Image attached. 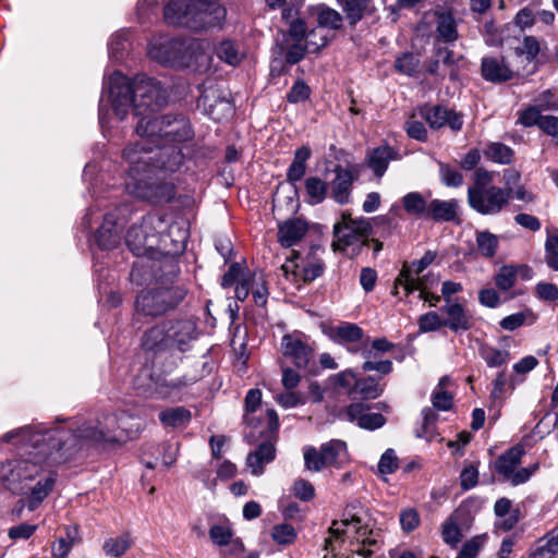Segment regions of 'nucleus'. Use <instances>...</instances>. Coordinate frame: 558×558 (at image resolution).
Returning <instances> with one entry per match:
<instances>
[{
  "label": "nucleus",
  "instance_id": "obj_33",
  "mask_svg": "<svg viewBox=\"0 0 558 558\" xmlns=\"http://www.w3.org/2000/svg\"><path fill=\"white\" fill-rule=\"evenodd\" d=\"M96 243L101 250H112L121 242V232L116 226L114 216L107 214L104 223L95 234Z\"/></svg>",
  "mask_w": 558,
  "mask_h": 558
},
{
  "label": "nucleus",
  "instance_id": "obj_27",
  "mask_svg": "<svg viewBox=\"0 0 558 558\" xmlns=\"http://www.w3.org/2000/svg\"><path fill=\"white\" fill-rule=\"evenodd\" d=\"M384 392V385H380L378 379L373 376L357 378L353 390L349 391L351 403L363 402L367 403L375 400Z\"/></svg>",
  "mask_w": 558,
  "mask_h": 558
},
{
  "label": "nucleus",
  "instance_id": "obj_21",
  "mask_svg": "<svg viewBox=\"0 0 558 558\" xmlns=\"http://www.w3.org/2000/svg\"><path fill=\"white\" fill-rule=\"evenodd\" d=\"M470 501H463L441 524L442 541L452 548L461 542L463 534L460 525L468 522Z\"/></svg>",
  "mask_w": 558,
  "mask_h": 558
},
{
  "label": "nucleus",
  "instance_id": "obj_5",
  "mask_svg": "<svg viewBox=\"0 0 558 558\" xmlns=\"http://www.w3.org/2000/svg\"><path fill=\"white\" fill-rule=\"evenodd\" d=\"M163 16L170 25L203 33L221 28L227 9L220 0H169L163 9Z\"/></svg>",
  "mask_w": 558,
  "mask_h": 558
},
{
  "label": "nucleus",
  "instance_id": "obj_61",
  "mask_svg": "<svg viewBox=\"0 0 558 558\" xmlns=\"http://www.w3.org/2000/svg\"><path fill=\"white\" fill-rule=\"evenodd\" d=\"M361 368L364 373L375 371L381 375H388L392 372L393 366L390 360L366 359Z\"/></svg>",
  "mask_w": 558,
  "mask_h": 558
},
{
  "label": "nucleus",
  "instance_id": "obj_4",
  "mask_svg": "<svg viewBox=\"0 0 558 558\" xmlns=\"http://www.w3.org/2000/svg\"><path fill=\"white\" fill-rule=\"evenodd\" d=\"M137 151L135 148H124L122 153L123 159L129 165L126 191L134 197L153 205L171 202L175 196L174 184L157 175V172L166 169L156 165L154 156L140 155ZM167 172L170 171L167 170Z\"/></svg>",
  "mask_w": 558,
  "mask_h": 558
},
{
  "label": "nucleus",
  "instance_id": "obj_12",
  "mask_svg": "<svg viewBox=\"0 0 558 558\" xmlns=\"http://www.w3.org/2000/svg\"><path fill=\"white\" fill-rule=\"evenodd\" d=\"M347 444L339 439H331L323 444L319 449L315 447L304 448V465L312 472H319L325 468H340L347 460Z\"/></svg>",
  "mask_w": 558,
  "mask_h": 558
},
{
  "label": "nucleus",
  "instance_id": "obj_57",
  "mask_svg": "<svg viewBox=\"0 0 558 558\" xmlns=\"http://www.w3.org/2000/svg\"><path fill=\"white\" fill-rule=\"evenodd\" d=\"M532 316L533 314L529 310L525 312H518L502 318L499 323V326L504 330L513 331L517 328L523 326L526 322V318Z\"/></svg>",
  "mask_w": 558,
  "mask_h": 558
},
{
  "label": "nucleus",
  "instance_id": "obj_11",
  "mask_svg": "<svg viewBox=\"0 0 558 558\" xmlns=\"http://www.w3.org/2000/svg\"><path fill=\"white\" fill-rule=\"evenodd\" d=\"M512 189L489 185L488 187H469L468 203L472 209L481 215H497L510 202Z\"/></svg>",
  "mask_w": 558,
  "mask_h": 558
},
{
  "label": "nucleus",
  "instance_id": "obj_55",
  "mask_svg": "<svg viewBox=\"0 0 558 558\" xmlns=\"http://www.w3.org/2000/svg\"><path fill=\"white\" fill-rule=\"evenodd\" d=\"M417 65L418 59L411 52H404L395 62L396 70L409 76L416 72Z\"/></svg>",
  "mask_w": 558,
  "mask_h": 558
},
{
  "label": "nucleus",
  "instance_id": "obj_59",
  "mask_svg": "<svg viewBox=\"0 0 558 558\" xmlns=\"http://www.w3.org/2000/svg\"><path fill=\"white\" fill-rule=\"evenodd\" d=\"M398 457L393 449H387L379 459L378 471L380 474H392L398 470Z\"/></svg>",
  "mask_w": 558,
  "mask_h": 558
},
{
  "label": "nucleus",
  "instance_id": "obj_35",
  "mask_svg": "<svg viewBox=\"0 0 558 558\" xmlns=\"http://www.w3.org/2000/svg\"><path fill=\"white\" fill-rule=\"evenodd\" d=\"M459 203L457 199H429L426 220L435 222L454 221L458 218Z\"/></svg>",
  "mask_w": 558,
  "mask_h": 558
},
{
  "label": "nucleus",
  "instance_id": "obj_19",
  "mask_svg": "<svg viewBox=\"0 0 558 558\" xmlns=\"http://www.w3.org/2000/svg\"><path fill=\"white\" fill-rule=\"evenodd\" d=\"M335 178L329 183L332 199L344 205L350 202L352 187L359 178V172L352 167L336 165L333 168Z\"/></svg>",
  "mask_w": 558,
  "mask_h": 558
},
{
  "label": "nucleus",
  "instance_id": "obj_2",
  "mask_svg": "<svg viewBox=\"0 0 558 558\" xmlns=\"http://www.w3.org/2000/svg\"><path fill=\"white\" fill-rule=\"evenodd\" d=\"M134 417L125 411L105 414L94 424L87 422L75 430L65 427H56L58 436L50 433L51 446L57 449H64L65 456H73L85 445H97L101 442H120L130 437Z\"/></svg>",
  "mask_w": 558,
  "mask_h": 558
},
{
  "label": "nucleus",
  "instance_id": "obj_62",
  "mask_svg": "<svg viewBox=\"0 0 558 558\" xmlns=\"http://www.w3.org/2000/svg\"><path fill=\"white\" fill-rule=\"evenodd\" d=\"M301 272L305 282H312L324 272V263L322 259L308 260L302 266Z\"/></svg>",
  "mask_w": 558,
  "mask_h": 558
},
{
  "label": "nucleus",
  "instance_id": "obj_50",
  "mask_svg": "<svg viewBox=\"0 0 558 558\" xmlns=\"http://www.w3.org/2000/svg\"><path fill=\"white\" fill-rule=\"evenodd\" d=\"M481 356L484 359L488 367H499L509 360V352L493 347L481 349Z\"/></svg>",
  "mask_w": 558,
  "mask_h": 558
},
{
  "label": "nucleus",
  "instance_id": "obj_6",
  "mask_svg": "<svg viewBox=\"0 0 558 558\" xmlns=\"http://www.w3.org/2000/svg\"><path fill=\"white\" fill-rule=\"evenodd\" d=\"M197 338V324L187 317L166 319L146 329L141 337V348L156 357L173 350L186 352Z\"/></svg>",
  "mask_w": 558,
  "mask_h": 558
},
{
  "label": "nucleus",
  "instance_id": "obj_56",
  "mask_svg": "<svg viewBox=\"0 0 558 558\" xmlns=\"http://www.w3.org/2000/svg\"><path fill=\"white\" fill-rule=\"evenodd\" d=\"M545 251V259L548 267L554 270H558V234H547Z\"/></svg>",
  "mask_w": 558,
  "mask_h": 558
},
{
  "label": "nucleus",
  "instance_id": "obj_32",
  "mask_svg": "<svg viewBox=\"0 0 558 558\" xmlns=\"http://www.w3.org/2000/svg\"><path fill=\"white\" fill-rule=\"evenodd\" d=\"M481 72L484 80L492 83H504L513 77V72L504 60L495 57L482 59Z\"/></svg>",
  "mask_w": 558,
  "mask_h": 558
},
{
  "label": "nucleus",
  "instance_id": "obj_49",
  "mask_svg": "<svg viewBox=\"0 0 558 558\" xmlns=\"http://www.w3.org/2000/svg\"><path fill=\"white\" fill-rule=\"evenodd\" d=\"M487 538V534H480L470 538L462 545L457 558H476L480 550L486 544Z\"/></svg>",
  "mask_w": 558,
  "mask_h": 558
},
{
  "label": "nucleus",
  "instance_id": "obj_20",
  "mask_svg": "<svg viewBox=\"0 0 558 558\" xmlns=\"http://www.w3.org/2000/svg\"><path fill=\"white\" fill-rule=\"evenodd\" d=\"M349 27L354 28L364 20H377L378 9L374 0H337Z\"/></svg>",
  "mask_w": 558,
  "mask_h": 558
},
{
  "label": "nucleus",
  "instance_id": "obj_42",
  "mask_svg": "<svg viewBox=\"0 0 558 558\" xmlns=\"http://www.w3.org/2000/svg\"><path fill=\"white\" fill-rule=\"evenodd\" d=\"M158 416L165 427L178 428L191 422L192 413L184 407H174L162 410Z\"/></svg>",
  "mask_w": 558,
  "mask_h": 558
},
{
  "label": "nucleus",
  "instance_id": "obj_39",
  "mask_svg": "<svg viewBox=\"0 0 558 558\" xmlns=\"http://www.w3.org/2000/svg\"><path fill=\"white\" fill-rule=\"evenodd\" d=\"M401 203L409 216L426 220L429 199L423 194L420 192H409L401 198Z\"/></svg>",
  "mask_w": 558,
  "mask_h": 558
},
{
  "label": "nucleus",
  "instance_id": "obj_36",
  "mask_svg": "<svg viewBox=\"0 0 558 558\" xmlns=\"http://www.w3.org/2000/svg\"><path fill=\"white\" fill-rule=\"evenodd\" d=\"M276 457V448L272 441L259 444L257 449L250 452L246 458V464L252 469L254 475H260L264 472L265 464L270 463Z\"/></svg>",
  "mask_w": 558,
  "mask_h": 558
},
{
  "label": "nucleus",
  "instance_id": "obj_31",
  "mask_svg": "<svg viewBox=\"0 0 558 558\" xmlns=\"http://www.w3.org/2000/svg\"><path fill=\"white\" fill-rule=\"evenodd\" d=\"M307 230V223L301 218L286 220L279 225L278 241L282 247H291L302 240Z\"/></svg>",
  "mask_w": 558,
  "mask_h": 558
},
{
  "label": "nucleus",
  "instance_id": "obj_37",
  "mask_svg": "<svg viewBox=\"0 0 558 558\" xmlns=\"http://www.w3.org/2000/svg\"><path fill=\"white\" fill-rule=\"evenodd\" d=\"M436 39L446 44L459 38L457 22L449 11H436Z\"/></svg>",
  "mask_w": 558,
  "mask_h": 558
},
{
  "label": "nucleus",
  "instance_id": "obj_41",
  "mask_svg": "<svg viewBox=\"0 0 558 558\" xmlns=\"http://www.w3.org/2000/svg\"><path fill=\"white\" fill-rule=\"evenodd\" d=\"M329 183L318 177H307L304 180L305 202L310 205L322 204L328 195Z\"/></svg>",
  "mask_w": 558,
  "mask_h": 558
},
{
  "label": "nucleus",
  "instance_id": "obj_46",
  "mask_svg": "<svg viewBox=\"0 0 558 558\" xmlns=\"http://www.w3.org/2000/svg\"><path fill=\"white\" fill-rule=\"evenodd\" d=\"M132 546V541L128 534H123L119 537H110L105 541L102 545L104 551L112 557H121Z\"/></svg>",
  "mask_w": 558,
  "mask_h": 558
},
{
  "label": "nucleus",
  "instance_id": "obj_63",
  "mask_svg": "<svg viewBox=\"0 0 558 558\" xmlns=\"http://www.w3.org/2000/svg\"><path fill=\"white\" fill-rule=\"evenodd\" d=\"M310 95H311L310 87L303 81H298L294 83V85L291 87V89L287 94V100L290 104H298L300 101L307 100L310 98Z\"/></svg>",
  "mask_w": 558,
  "mask_h": 558
},
{
  "label": "nucleus",
  "instance_id": "obj_51",
  "mask_svg": "<svg viewBox=\"0 0 558 558\" xmlns=\"http://www.w3.org/2000/svg\"><path fill=\"white\" fill-rule=\"evenodd\" d=\"M336 336L340 342H357L363 336V329L356 324L345 323L336 329Z\"/></svg>",
  "mask_w": 558,
  "mask_h": 558
},
{
  "label": "nucleus",
  "instance_id": "obj_9",
  "mask_svg": "<svg viewBox=\"0 0 558 558\" xmlns=\"http://www.w3.org/2000/svg\"><path fill=\"white\" fill-rule=\"evenodd\" d=\"M165 220L158 215H148L143 217L138 225L129 228L125 235V244L129 250L137 257L146 255H157V251L165 252V243L171 241L170 234L161 229Z\"/></svg>",
  "mask_w": 558,
  "mask_h": 558
},
{
  "label": "nucleus",
  "instance_id": "obj_3",
  "mask_svg": "<svg viewBox=\"0 0 558 558\" xmlns=\"http://www.w3.org/2000/svg\"><path fill=\"white\" fill-rule=\"evenodd\" d=\"M56 433V427L51 429H44L38 432H31L28 428L9 432L3 436L4 441H10L19 434L23 435V447H32L36 452L33 458L21 459L14 462L7 476L8 486L14 493H23L28 483L34 482L41 474L48 473L51 470H46L43 462L52 460L53 462L65 461L72 456H65L64 449H57L51 446L48 439L49 434Z\"/></svg>",
  "mask_w": 558,
  "mask_h": 558
},
{
  "label": "nucleus",
  "instance_id": "obj_18",
  "mask_svg": "<svg viewBox=\"0 0 558 558\" xmlns=\"http://www.w3.org/2000/svg\"><path fill=\"white\" fill-rule=\"evenodd\" d=\"M163 246L165 252L157 251L156 255V262H158V266H156L157 282L160 284L175 283L174 279L180 274L178 256L183 252L184 243L183 241L179 242L173 250H169L167 243Z\"/></svg>",
  "mask_w": 558,
  "mask_h": 558
},
{
  "label": "nucleus",
  "instance_id": "obj_53",
  "mask_svg": "<svg viewBox=\"0 0 558 558\" xmlns=\"http://www.w3.org/2000/svg\"><path fill=\"white\" fill-rule=\"evenodd\" d=\"M417 325L421 332H432L444 327V319L437 312H427L420 316Z\"/></svg>",
  "mask_w": 558,
  "mask_h": 558
},
{
  "label": "nucleus",
  "instance_id": "obj_43",
  "mask_svg": "<svg viewBox=\"0 0 558 558\" xmlns=\"http://www.w3.org/2000/svg\"><path fill=\"white\" fill-rule=\"evenodd\" d=\"M476 245L478 253L486 257V258H493L498 250L499 246V239L496 234L484 230V231H477L476 232Z\"/></svg>",
  "mask_w": 558,
  "mask_h": 558
},
{
  "label": "nucleus",
  "instance_id": "obj_16",
  "mask_svg": "<svg viewBox=\"0 0 558 558\" xmlns=\"http://www.w3.org/2000/svg\"><path fill=\"white\" fill-rule=\"evenodd\" d=\"M421 117L427 122L430 129L439 130L449 126L453 132L461 131L463 126V116L452 109L441 105H424L418 109Z\"/></svg>",
  "mask_w": 558,
  "mask_h": 558
},
{
  "label": "nucleus",
  "instance_id": "obj_60",
  "mask_svg": "<svg viewBox=\"0 0 558 558\" xmlns=\"http://www.w3.org/2000/svg\"><path fill=\"white\" fill-rule=\"evenodd\" d=\"M209 537L214 544L226 546L231 542L232 531L229 526L215 524L209 529Z\"/></svg>",
  "mask_w": 558,
  "mask_h": 558
},
{
  "label": "nucleus",
  "instance_id": "obj_54",
  "mask_svg": "<svg viewBox=\"0 0 558 558\" xmlns=\"http://www.w3.org/2000/svg\"><path fill=\"white\" fill-rule=\"evenodd\" d=\"M357 378L351 369H345L330 377V381L335 389H344L349 396V391L353 390Z\"/></svg>",
  "mask_w": 558,
  "mask_h": 558
},
{
  "label": "nucleus",
  "instance_id": "obj_48",
  "mask_svg": "<svg viewBox=\"0 0 558 558\" xmlns=\"http://www.w3.org/2000/svg\"><path fill=\"white\" fill-rule=\"evenodd\" d=\"M495 284L499 290H510L517 281V269L511 265H504L495 275Z\"/></svg>",
  "mask_w": 558,
  "mask_h": 558
},
{
  "label": "nucleus",
  "instance_id": "obj_23",
  "mask_svg": "<svg viewBox=\"0 0 558 558\" xmlns=\"http://www.w3.org/2000/svg\"><path fill=\"white\" fill-rule=\"evenodd\" d=\"M281 347L283 355L292 359L298 368L307 367L313 356V349L302 340L301 335H284Z\"/></svg>",
  "mask_w": 558,
  "mask_h": 558
},
{
  "label": "nucleus",
  "instance_id": "obj_8",
  "mask_svg": "<svg viewBox=\"0 0 558 558\" xmlns=\"http://www.w3.org/2000/svg\"><path fill=\"white\" fill-rule=\"evenodd\" d=\"M203 53V44L195 38H163L148 48L153 60L173 69L192 66Z\"/></svg>",
  "mask_w": 558,
  "mask_h": 558
},
{
  "label": "nucleus",
  "instance_id": "obj_64",
  "mask_svg": "<svg viewBox=\"0 0 558 558\" xmlns=\"http://www.w3.org/2000/svg\"><path fill=\"white\" fill-rule=\"evenodd\" d=\"M292 492L294 496L302 501H310L315 496V488L312 483L303 478H299L294 482Z\"/></svg>",
  "mask_w": 558,
  "mask_h": 558
},
{
  "label": "nucleus",
  "instance_id": "obj_25",
  "mask_svg": "<svg viewBox=\"0 0 558 558\" xmlns=\"http://www.w3.org/2000/svg\"><path fill=\"white\" fill-rule=\"evenodd\" d=\"M316 36V31L312 29L306 36V43L293 41L283 53V61L287 65H294L299 63L304 57L305 52L316 53L327 45V37H320L319 41L313 39Z\"/></svg>",
  "mask_w": 558,
  "mask_h": 558
},
{
  "label": "nucleus",
  "instance_id": "obj_17",
  "mask_svg": "<svg viewBox=\"0 0 558 558\" xmlns=\"http://www.w3.org/2000/svg\"><path fill=\"white\" fill-rule=\"evenodd\" d=\"M371 405L363 402L350 403L343 408L339 416L349 422L356 423L359 427L375 430L386 424V417L380 413H369Z\"/></svg>",
  "mask_w": 558,
  "mask_h": 558
},
{
  "label": "nucleus",
  "instance_id": "obj_58",
  "mask_svg": "<svg viewBox=\"0 0 558 558\" xmlns=\"http://www.w3.org/2000/svg\"><path fill=\"white\" fill-rule=\"evenodd\" d=\"M539 52V41L534 36H525L517 53L524 56L527 61H533Z\"/></svg>",
  "mask_w": 558,
  "mask_h": 558
},
{
  "label": "nucleus",
  "instance_id": "obj_44",
  "mask_svg": "<svg viewBox=\"0 0 558 558\" xmlns=\"http://www.w3.org/2000/svg\"><path fill=\"white\" fill-rule=\"evenodd\" d=\"M216 56L230 65H238L242 60V53L236 45L229 39L220 41L215 48Z\"/></svg>",
  "mask_w": 558,
  "mask_h": 558
},
{
  "label": "nucleus",
  "instance_id": "obj_40",
  "mask_svg": "<svg viewBox=\"0 0 558 558\" xmlns=\"http://www.w3.org/2000/svg\"><path fill=\"white\" fill-rule=\"evenodd\" d=\"M313 13L316 15L318 26L332 31L341 29L345 21L343 13L341 14L326 4H319L313 8Z\"/></svg>",
  "mask_w": 558,
  "mask_h": 558
},
{
  "label": "nucleus",
  "instance_id": "obj_29",
  "mask_svg": "<svg viewBox=\"0 0 558 558\" xmlns=\"http://www.w3.org/2000/svg\"><path fill=\"white\" fill-rule=\"evenodd\" d=\"M400 158L399 153L389 145H384L372 149L366 156L367 167L377 178H381L391 160Z\"/></svg>",
  "mask_w": 558,
  "mask_h": 558
},
{
  "label": "nucleus",
  "instance_id": "obj_30",
  "mask_svg": "<svg viewBox=\"0 0 558 558\" xmlns=\"http://www.w3.org/2000/svg\"><path fill=\"white\" fill-rule=\"evenodd\" d=\"M147 258H142L133 263L130 280L136 286H143L150 282L157 284V268L156 255H146Z\"/></svg>",
  "mask_w": 558,
  "mask_h": 558
},
{
  "label": "nucleus",
  "instance_id": "obj_22",
  "mask_svg": "<svg viewBox=\"0 0 558 558\" xmlns=\"http://www.w3.org/2000/svg\"><path fill=\"white\" fill-rule=\"evenodd\" d=\"M57 476L58 475L54 471H50L36 478L34 481V485L28 483L25 490H28L29 495L23 506H25L29 511L36 510L52 492L57 482ZM21 502H23V500H21Z\"/></svg>",
  "mask_w": 558,
  "mask_h": 558
},
{
  "label": "nucleus",
  "instance_id": "obj_7",
  "mask_svg": "<svg viewBox=\"0 0 558 558\" xmlns=\"http://www.w3.org/2000/svg\"><path fill=\"white\" fill-rule=\"evenodd\" d=\"M187 289L183 284H153L142 289L135 298V312L149 318H158L175 311L185 300Z\"/></svg>",
  "mask_w": 558,
  "mask_h": 558
},
{
  "label": "nucleus",
  "instance_id": "obj_47",
  "mask_svg": "<svg viewBox=\"0 0 558 558\" xmlns=\"http://www.w3.org/2000/svg\"><path fill=\"white\" fill-rule=\"evenodd\" d=\"M155 373L148 367H143L133 380V387L137 395L151 398Z\"/></svg>",
  "mask_w": 558,
  "mask_h": 558
},
{
  "label": "nucleus",
  "instance_id": "obj_45",
  "mask_svg": "<svg viewBox=\"0 0 558 558\" xmlns=\"http://www.w3.org/2000/svg\"><path fill=\"white\" fill-rule=\"evenodd\" d=\"M484 155L494 162L509 165L513 158V150L502 143H490L484 150Z\"/></svg>",
  "mask_w": 558,
  "mask_h": 558
},
{
  "label": "nucleus",
  "instance_id": "obj_1",
  "mask_svg": "<svg viewBox=\"0 0 558 558\" xmlns=\"http://www.w3.org/2000/svg\"><path fill=\"white\" fill-rule=\"evenodd\" d=\"M135 132L140 140L125 148H135L140 155L156 158V165L170 172L180 169L184 161L181 144L194 138L190 119L183 113L145 116L137 120Z\"/></svg>",
  "mask_w": 558,
  "mask_h": 558
},
{
  "label": "nucleus",
  "instance_id": "obj_10",
  "mask_svg": "<svg viewBox=\"0 0 558 558\" xmlns=\"http://www.w3.org/2000/svg\"><path fill=\"white\" fill-rule=\"evenodd\" d=\"M134 109L133 114L138 120L154 113L168 102L169 94L162 84L145 74L134 77Z\"/></svg>",
  "mask_w": 558,
  "mask_h": 558
},
{
  "label": "nucleus",
  "instance_id": "obj_28",
  "mask_svg": "<svg viewBox=\"0 0 558 558\" xmlns=\"http://www.w3.org/2000/svg\"><path fill=\"white\" fill-rule=\"evenodd\" d=\"M525 450L523 446L515 445L501 453L495 461V471L501 476V481L507 482L514 473Z\"/></svg>",
  "mask_w": 558,
  "mask_h": 558
},
{
  "label": "nucleus",
  "instance_id": "obj_15",
  "mask_svg": "<svg viewBox=\"0 0 558 558\" xmlns=\"http://www.w3.org/2000/svg\"><path fill=\"white\" fill-rule=\"evenodd\" d=\"M262 404V391L258 388L250 389L244 399V423L252 427H258L264 420L267 422V428L270 433H276L279 428V417L274 409H266L264 417H257L255 412Z\"/></svg>",
  "mask_w": 558,
  "mask_h": 558
},
{
  "label": "nucleus",
  "instance_id": "obj_52",
  "mask_svg": "<svg viewBox=\"0 0 558 558\" xmlns=\"http://www.w3.org/2000/svg\"><path fill=\"white\" fill-rule=\"evenodd\" d=\"M271 537L280 545H290L296 538V531L291 524H277L272 529Z\"/></svg>",
  "mask_w": 558,
  "mask_h": 558
},
{
  "label": "nucleus",
  "instance_id": "obj_26",
  "mask_svg": "<svg viewBox=\"0 0 558 558\" xmlns=\"http://www.w3.org/2000/svg\"><path fill=\"white\" fill-rule=\"evenodd\" d=\"M444 318V327L452 332L460 333L468 331L472 327V315L458 302L446 304L440 308Z\"/></svg>",
  "mask_w": 558,
  "mask_h": 558
},
{
  "label": "nucleus",
  "instance_id": "obj_24",
  "mask_svg": "<svg viewBox=\"0 0 558 558\" xmlns=\"http://www.w3.org/2000/svg\"><path fill=\"white\" fill-rule=\"evenodd\" d=\"M399 286L403 288L404 296L410 295L416 290L420 291L418 298L421 300H424L425 302H428L430 306H436L437 303L440 301L439 295L426 291V287L424 284L423 279L412 277L410 270L405 268L401 269L398 277L396 278L395 288L392 291L393 295H398Z\"/></svg>",
  "mask_w": 558,
  "mask_h": 558
},
{
  "label": "nucleus",
  "instance_id": "obj_13",
  "mask_svg": "<svg viewBox=\"0 0 558 558\" xmlns=\"http://www.w3.org/2000/svg\"><path fill=\"white\" fill-rule=\"evenodd\" d=\"M373 234L371 220L364 217L352 218L350 213H342L341 220L333 226V236L337 241L332 243L333 250H340V245L349 246L360 238H367Z\"/></svg>",
  "mask_w": 558,
  "mask_h": 558
},
{
  "label": "nucleus",
  "instance_id": "obj_38",
  "mask_svg": "<svg viewBox=\"0 0 558 558\" xmlns=\"http://www.w3.org/2000/svg\"><path fill=\"white\" fill-rule=\"evenodd\" d=\"M311 156L312 149L306 145L301 146L294 151L293 160L286 173L288 183L295 185L296 182L304 178Z\"/></svg>",
  "mask_w": 558,
  "mask_h": 558
},
{
  "label": "nucleus",
  "instance_id": "obj_34",
  "mask_svg": "<svg viewBox=\"0 0 558 558\" xmlns=\"http://www.w3.org/2000/svg\"><path fill=\"white\" fill-rule=\"evenodd\" d=\"M197 380L196 377L194 378H175V379H167L161 374H155L154 383H153V391H151V398H161L166 399L170 396H172L174 392L179 391L183 387H186L189 385H192Z\"/></svg>",
  "mask_w": 558,
  "mask_h": 558
},
{
  "label": "nucleus",
  "instance_id": "obj_14",
  "mask_svg": "<svg viewBox=\"0 0 558 558\" xmlns=\"http://www.w3.org/2000/svg\"><path fill=\"white\" fill-rule=\"evenodd\" d=\"M134 78L130 80L121 72H113L108 81V92L112 109L120 120H123L129 109H134Z\"/></svg>",
  "mask_w": 558,
  "mask_h": 558
}]
</instances>
